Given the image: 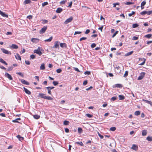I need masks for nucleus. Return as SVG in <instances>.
Instances as JSON below:
<instances>
[{
	"mask_svg": "<svg viewBox=\"0 0 152 152\" xmlns=\"http://www.w3.org/2000/svg\"><path fill=\"white\" fill-rule=\"evenodd\" d=\"M1 50L2 52L5 54L10 55H11V54L10 52L4 48H2Z\"/></svg>",
	"mask_w": 152,
	"mask_h": 152,
	"instance_id": "nucleus-6",
	"label": "nucleus"
},
{
	"mask_svg": "<svg viewBox=\"0 0 152 152\" xmlns=\"http://www.w3.org/2000/svg\"><path fill=\"white\" fill-rule=\"evenodd\" d=\"M0 14L2 16L5 17H8V15H7L5 14V13L1 11L0 10Z\"/></svg>",
	"mask_w": 152,
	"mask_h": 152,
	"instance_id": "nucleus-12",
	"label": "nucleus"
},
{
	"mask_svg": "<svg viewBox=\"0 0 152 152\" xmlns=\"http://www.w3.org/2000/svg\"><path fill=\"white\" fill-rule=\"evenodd\" d=\"M146 140L148 141L151 142L152 141V137L148 136L146 138Z\"/></svg>",
	"mask_w": 152,
	"mask_h": 152,
	"instance_id": "nucleus-28",
	"label": "nucleus"
},
{
	"mask_svg": "<svg viewBox=\"0 0 152 152\" xmlns=\"http://www.w3.org/2000/svg\"><path fill=\"white\" fill-rule=\"evenodd\" d=\"M87 39V38L86 37H83L81 38H80V41H82L83 40H84Z\"/></svg>",
	"mask_w": 152,
	"mask_h": 152,
	"instance_id": "nucleus-52",
	"label": "nucleus"
},
{
	"mask_svg": "<svg viewBox=\"0 0 152 152\" xmlns=\"http://www.w3.org/2000/svg\"><path fill=\"white\" fill-rule=\"evenodd\" d=\"M11 48L15 49H17L18 48V45L15 44H12L11 47Z\"/></svg>",
	"mask_w": 152,
	"mask_h": 152,
	"instance_id": "nucleus-18",
	"label": "nucleus"
},
{
	"mask_svg": "<svg viewBox=\"0 0 152 152\" xmlns=\"http://www.w3.org/2000/svg\"><path fill=\"white\" fill-rule=\"evenodd\" d=\"M134 4V3H132V2H126L125 3V4H126V5H130V4Z\"/></svg>",
	"mask_w": 152,
	"mask_h": 152,
	"instance_id": "nucleus-45",
	"label": "nucleus"
},
{
	"mask_svg": "<svg viewBox=\"0 0 152 152\" xmlns=\"http://www.w3.org/2000/svg\"><path fill=\"white\" fill-rule=\"evenodd\" d=\"M133 53V51H130V52L127 53L125 55V56H129V55H131V54H132Z\"/></svg>",
	"mask_w": 152,
	"mask_h": 152,
	"instance_id": "nucleus-24",
	"label": "nucleus"
},
{
	"mask_svg": "<svg viewBox=\"0 0 152 152\" xmlns=\"http://www.w3.org/2000/svg\"><path fill=\"white\" fill-rule=\"evenodd\" d=\"M63 10V9L61 8H57L56 12L58 13H60Z\"/></svg>",
	"mask_w": 152,
	"mask_h": 152,
	"instance_id": "nucleus-13",
	"label": "nucleus"
},
{
	"mask_svg": "<svg viewBox=\"0 0 152 152\" xmlns=\"http://www.w3.org/2000/svg\"><path fill=\"white\" fill-rule=\"evenodd\" d=\"M147 134V131L145 130H143L142 131V136H144L146 135Z\"/></svg>",
	"mask_w": 152,
	"mask_h": 152,
	"instance_id": "nucleus-20",
	"label": "nucleus"
},
{
	"mask_svg": "<svg viewBox=\"0 0 152 152\" xmlns=\"http://www.w3.org/2000/svg\"><path fill=\"white\" fill-rule=\"evenodd\" d=\"M135 13V12L134 11H132V13H129L128 14V15L129 17L133 15Z\"/></svg>",
	"mask_w": 152,
	"mask_h": 152,
	"instance_id": "nucleus-47",
	"label": "nucleus"
},
{
	"mask_svg": "<svg viewBox=\"0 0 152 152\" xmlns=\"http://www.w3.org/2000/svg\"><path fill=\"white\" fill-rule=\"evenodd\" d=\"M128 72L127 71H125V73L124 75V77H126L128 75Z\"/></svg>",
	"mask_w": 152,
	"mask_h": 152,
	"instance_id": "nucleus-39",
	"label": "nucleus"
},
{
	"mask_svg": "<svg viewBox=\"0 0 152 152\" xmlns=\"http://www.w3.org/2000/svg\"><path fill=\"white\" fill-rule=\"evenodd\" d=\"M146 2L145 1H143L141 3V5L144 6L146 4Z\"/></svg>",
	"mask_w": 152,
	"mask_h": 152,
	"instance_id": "nucleus-46",
	"label": "nucleus"
},
{
	"mask_svg": "<svg viewBox=\"0 0 152 152\" xmlns=\"http://www.w3.org/2000/svg\"><path fill=\"white\" fill-rule=\"evenodd\" d=\"M13 68V67L12 66H11L8 67L7 70V71H9L12 70Z\"/></svg>",
	"mask_w": 152,
	"mask_h": 152,
	"instance_id": "nucleus-42",
	"label": "nucleus"
},
{
	"mask_svg": "<svg viewBox=\"0 0 152 152\" xmlns=\"http://www.w3.org/2000/svg\"><path fill=\"white\" fill-rule=\"evenodd\" d=\"M15 57L16 59L21 60V58L18 54H17L15 55Z\"/></svg>",
	"mask_w": 152,
	"mask_h": 152,
	"instance_id": "nucleus-17",
	"label": "nucleus"
},
{
	"mask_svg": "<svg viewBox=\"0 0 152 152\" xmlns=\"http://www.w3.org/2000/svg\"><path fill=\"white\" fill-rule=\"evenodd\" d=\"M21 120L20 118H17L15 119V120H13L12 121V122H13L14 123H19V122L18 121V120Z\"/></svg>",
	"mask_w": 152,
	"mask_h": 152,
	"instance_id": "nucleus-25",
	"label": "nucleus"
},
{
	"mask_svg": "<svg viewBox=\"0 0 152 152\" xmlns=\"http://www.w3.org/2000/svg\"><path fill=\"white\" fill-rule=\"evenodd\" d=\"M38 96L42 98L45 99L46 96L45 94L42 93H40L39 94Z\"/></svg>",
	"mask_w": 152,
	"mask_h": 152,
	"instance_id": "nucleus-9",
	"label": "nucleus"
},
{
	"mask_svg": "<svg viewBox=\"0 0 152 152\" xmlns=\"http://www.w3.org/2000/svg\"><path fill=\"white\" fill-rule=\"evenodd\" d=\"M116 87H117L120 88V87H121L122 86H121V85L120 84H117L116 85Z\"/></svg>",
	"mask_w": 152,
	"mask_h": 152,
	"instance_id": "nucleus-60",
	"label": "nucleus"
},
{
	"mask_svg": "<svg viewBox=\"0 0 152 152\" xmlns=\"http://www.w3.org/2000/svg\"><path fill=\"white\" fill-rule=\"evenodd\" d=\"M140 112L139 111H137L135 112L134 115H138L140 114Z\"/></svg>",
	"mask_w": 152,
	"mask_h": 152,
	"instance_id": "nucleus-33",
	"label": "nucleus"
},
{
	"mask_svg": "<svg viewBox=\"0 0 152 152\" xmlns=\"http://www.w3.org/2000/svg\"><path fill=\"white\" fill-rule=\"evenodd\" d=\"M39 39L37 38H32L31 41L32 42L36 43L39 41Z\"/></svg>",
	"mask_w": 152,
	"mask_h": 152,
	"instance_id": "nucleus-15",
	"label": "nucleus"
},
{
	"mask_svg": "<svg viewBox=\"0 0 152 152\" xmlns=\"http://www.w3.org/2000/svg\"><path fill=\"white\" fill-rule=\"evenodd\" d=\"M139 26V25L136 23L133 24L132 25V27L134 28H135Z\"/></svg>",
	"mask_w": 152,
	"mask_h": 152,
	"instance_id": "nucleus-35",
	"label": "nucleus"
},
{
	"mask_svg": "<svg viewBox=\"0 0 152 152\" xmlns=\"http://www.w3.org/2000/svg\"><path fill=\"white\" fill-rule=\"evenodd\" d=\"M30 58L32 59H34L35 57V56L34 55H31L30 56Z\"/></svg>",
	"mask_w": 152,
	"mask_h": 152,
	"instance_id": "nucleus-58",
	"label": "nucleus"
},
{
	"mask_svg": "<svg viewBox=\"0 0 152 152\" xmlns=\"http://www.w3.org/2000/svg\"><path fill=\"white\" fill-rule=\"evenodd\" d=\"M96 46V44L94 43H92V44H91V47L92 48H94Z\"/></svg>",
	"mask_w": 152,
	"mask_h": 152,
	"instance_id": "nucleus-55",
	"label": "nucleus"
},
{
	"mask_svg": "<svg viewBox=\"0 0 152 152\" xmlns=\"http://www.w3.org/2000/svg\"><path fill=\"white\" fill-rule=\"evenodd\" d=\"M47 29V27L46 26H44L42 28L41 30L39 31V33L41 34H42L44 33L46 31Z\"/></svg>",
	"mask_w": 152,
	"mask_h": 152,
	"instance_id": "nucleus-5",
	"label": "nucleus"
},
{
	"mask_svg": "<svg viewBox=\"0 0 152 152\" xmlns=\"http://www.w3.org/2000/svg\"><path fill=\"white\" fill-rule=\"evenodd\" d=\"M82 32L81 31H75L74 33V35H75L77 34H80Z\"/></svg>",
	"mask_w": 152,
	"mask_h": 152,
	"instance_id": "nucleus-62",
	"label": "nucleus"
},
{
	"mask_svg": "<svg viewBox=\"0 0 152 152\" xmlns=\"http://www.w3.org/2000/svg\"><path fill=\"white\" fill-rule=\"evenodd\" d=\"M90 32V30L89 29H87L86 30L85 32V33L86 34H88Z\"/></svg>",
	"mask_w": 152,
	"mask_h": 152,
	"instance_id": "nucleus-56",
	"label": "nucleus"
},
{
	"mask_svg": "<svg viewBox=\"0 0 152 152\" xmlns=\"http://www.w3.org/2000/svg\"><path fill=\"white\" fill-rule=\"evenodd\" d=\"M142 101L148 104H150L152 106V102L151 101H148L144 99H143Z\"/></svg>",
	"mask_w": 152,
	"mask_h": 152,
	"instance_id": "nucleus-16",
	"label": "nucleus"
},
{
	"mask_svg": "<svg viewBox=\"0 0 152 152\" xmlns=\"http://www.w3.org/2000/svg\"><path fill=\"white\" fill-rule=\"evenodd\" d=\"M131 148L135 151H137L138 148V147L137 145H135L133 144V145L132 147Z\"/></svg>",
	"mask_w": 152,
	"mask_h": 152,
	"instance_id": "nucleus-14",
	"label": "nucleus"
},
{
	"mask_svg": "<svg viewBox=\"0 0 152 152\" xmlns=\"http://www.w3.org/2000/svg\"><path fill=\"white\" fill-rule=\"evenodd\" d=\"M60 46L61 48L66 47V44L65 43H60Z\"/></svg>",
	"mask_w": 152,
	"mask_h": 152,
	"instance_id": "nucleus-27",
	"label": "nucleus"
},
{
	"mask_svg": "<svg viewBox=\"0 0 152 152\" xmlns=\"http://www.w3.org/2000/svg\"><path fill=\"white\" fill-rule=\"evenodd\" d=\"M25 63L26 64L29 65L30 64V62L28 61H25Z\"/></svg>",
	"mask_w": 152,
	"mask_h": 152,
	"instance_id": "nucleus-59",
	"label": "nucleus"
},
{
	"mask_svg": "<svg viewBox=\"0 0 152 152\" xmlns=\"http://www.w3.org/2000/svg\"><path fill=\"white\" fill-rule=\"evenodd\" d=\"M53 48H59V44L58 42V41H56L55 43V44L54 46H53Z\"/></svg>",
	"mask_w": 152,
	"mask_h": 152,
	"instance_id": "nucleus-10",
	"label": "nucleus"
},
{
	"mask_svg": "<svg viewBox=\"0 0 152 152\" xmlns=\"http://www.w3.org/2000/svg\"><path fill=\"white\" fill-rule=\"evenodd\" d=\"M87 80H85L83 83V85H86L87 83Z\"/></svg>",
	"mask_w": 152,
	"mask_h": 152,
	"instance_id": "nucleus-64",
	"label": "nucleus"
},
{
	"mask_svg": "<svg viewBox=\"0 0 152 152\" xmlns=\"http://www.w3.org/2000/svg\"><path fill=\"white\" fill-rule=\"evenodd\" d=\"M53 39V37H51L49 39H45L44 41L45 42H50Z\"/></svg>",
	"mask_w": 152,
	"mask_h": 152,
	"instance_id": "nucleus-22",
	"label": "nucleus"
},
{
	"mask_svg": "<svg viewBox=\"0 0 152 152\" xmlns=\"http://www.w3.org/2000/svg\"><path fill=\"white\" fill-rule=\"evenodd\" d=\"M117 99V97H113L111 98V100L113 101H115Z\"/></svg>",
	"mask_w": 152,
	"mask_h": 152,
	"instance_id": "nucleus-50",
	"label": "nucleus"
},
{
	"mask_svg": "<svg viewBox=\"0 0 152 152\" xmlns=\"http://www.w3.org/2000/svg\"><path fill=\"white\" fill-rule=\"evenodd\" d=\"M116 129V128L115 127H112L110 128V130L112 131H114Z\"/></svg>",
	"mask_w": 152,
	"mask_h": 152,
	"instance_id": "nucleus-40",
	"label": "nucleus"
},
{
	"mask_svg": "<svg viewBox=\"0 0 152 152\" xmlns=\"http://www.w3.org/2000/svg\"><path fill=\"white\" fill-rule=\"evenodd\" d=\"M53 83L54 86H56L58 84V82L57 81H53Z\"/></svg>",
	"mask_w": 152,
	"mask_h": 152,
	"instance_id": "nucleus-48",
	"label": "nucleus"
},
{
	"mask_svg": "<svg viewBox=\"0 0 152 152\" xmlns=\"http://www.w3.org/2000/svg\"><path fill=\"white\" fill-rule=\"evenodd\" d=\"M56 71L57 73H60L62 71V70L61 69H57Z\"/></svg>",
	"mask_w": 152,
	"mask_h": 152,
	"instance_id": "nucleus-49",
	"label": "nucleus"
},
{
	"mask_svg": "<svg viewBox=\"0 0 152 152\" xmlns=\"http://www.w3.org/2000/svg\"><path fill=\"white\" fill-rule=\"evenodd\" d=\"M69 122L67 121H64L63 122L64 124V125H68L69 124Z\"/></svg>",
	"mask_w": 152,
	"mask_h": 152,
	"instance_id": "nucleus-29",
	"label": "nucleus"
},
{
	"mask_svg": "<svg viewBox=\"0 0 152 152\" xmlns=\"http://www.w3.org/2000/svg\"><path fill=\"white\" fill-rule=\"evenodd\" d=\"M48 88V87H46V88L48 90V93L50 94H51V93L50 89V88Z\"/></svg>",
	"mask_w": 152,
	"mask_h": 152,
	"instance_id": "nucleus-53",
	"label": "nucleus"
},
{
	"mask_svg": "<svg viewBox=\"0 0 152 152\" xmlns=\"http://www.w3.org/2000/svg\"><path fill=\"white\" fill-rule=\"evenodd\" d=\"M85 75H90L91 74V72L89 71H86L84 73Z\"/></svg>",
	"mask_w": 152,
	"mask_h": 152,
	"instance_id": "nucleus-41",
	"label": "nucleus"
},
{
	"mask_svg": "<svg viewBox=\"0 0 152 152\" xmlns=\"http://www.w3.org/2000/svg\"><path fill=\"white\" fill-rule=\"evenodd\" d=\"M86 116H87L88 118H91L92 117L93 115L89 114L87 113L86 114Z\"/></svg>",
	"mask_w": 152,
	"mask_h": 152,
	"instance_id": "nucleus-44",
	"label": "nucleus"
},
{
	"mask_svg": "<svg viewBox=\"0 0 152 152\" xmlns=\"http://www.w3.org/2000/svg\"><path fill=\"white\" fill-rule=\"evenodd\" d=\"M5 77L8 78L9 80H12V78L11 76L7 73H6L5 74Z\"/></svg>",
	"mask_w": 152,
	"mask_h": 152,
	"instance_id": "nucleus-8",
	"label": "nucleus"
},
{
	"mask_svg": "<svg viewBox=\"0 0 152 152\" xmlns=\"http://www.w3.org/2000/svg\"><path fill=\"white\" fill-rule=\"evenodd\" d=\"M118 31H116L115 32V33H114L112 35V37H114L115 36V35L118 33Z\"/></svg>",
	"mask_w": 152,
	"mask_h": 152,
	"instance_id": "nucleus-51",
	"label": "nucleus"
},
{
	"mask_svg": "<svg viewBox=\"0 0 152 152\" xmlns=\"http://www.w3.org/2000/svg\"><path fill=\"white\" fill-rule=\"evenodd\" d=\"M78 132L79 133H81L82 132L83 130L81 128L79 127L78 129Z\"/></svg>",
	"mask_w": 152,
	"mask_h": 152,
	"instance_id": "nucleus-34",
	"label": "nucleus"
},
{
	"mask_svg": "<svg viewBox=\"0 0 152 152\" xmlns=\"http://www.w3.org/2000/svg\"><path fill=\"white\" fill-rule=\"evenodd\" d=\"M31 3V1L30 0H25L23 2L24 4H27L30 3Z\"/></svg>",
	"mask_w": 152,
	"mask_h": 152,
	"instance_id": "nucleus-19",
	"label": "nucleus"
},
{
	"mask_svg": "<svg viewBox=\"0 0 152 152\" xmlns=\"http://www.w3.org/2000/svg\"><path fill=\"white\" fill-rule=\"evenodd\" d=\"M34 118L36 119H38L39 118L40 116L38 115H33Z\"/></svg>",
	"mask_w": 152,
	"mask_h": 152,
	"instance_id": "nucleus-30",
	"label": "nucleus"
},
{
	"mask_svg": "<svg viewBox=\"0 0 152 152\" xmlns=\"http://www.w3.org/2000/svg\"><path fill=\"white\" fill-rule=\"evenodd\" d=\"M118 97L120 100H123L124 99V97L123 95H119Z\"/></svg>",
	"mask_w": 152,
	"mask_h": 152,
	"instance_id": "nucleus-32",
	"label": "nucleus"
},
{
	"mask_svg": "<svg viewBox=\"0 0 152 152\" xmlns=\"http://www.w3.org/2000/svg\"><path fill=\"white\" fill-rule=\"evenodd\" d=\"M152 13V10L151 11H144L140 13V14L142 15H144L145 14H147L149 15Z\"/></svg>",
	"mask_w": 152,
	"mask_h": 152,
	"instance_id": "nucleus-1",
	"label": "nucleus"
},
{
	"mask_svg": "<svg viewBox=\"0 0 152 152\" xmlns=\"http://www.w3.org/2000/svg\"><path fill=\"white\" fill-rule=\"evenodd\" d=\"M76 143L77 144L80 145L81 146H83V143H82V142H76Z\"/></svg>",
	"mask_w": 152,
	"mask_h": 152,
	"instance_id": "nucleus-36",
	"label": "nucleus"
},
{
	"mask_svg": "<svg viewBox=\"0 0 152 152\" xmlns=\"http://www.w3.org/2000/svg\"><path fill=\"white\" fill-rule=\"evenodd\" d=\"M23 89L24 90V91L25 93L28 95H30L31 94V92L28 90L27 88H26L25 87H23Z\"/></svg>",
	"mask_w": 152,
	"mask_h": 152,
	"instance_id": "nucleus-11",
	"label": "nucleus"
},
{
	"mask_svg": "<svg viewBox=\"0 0 152 152\" xmlns=\"http://www.w3.org/2000/svg\"><path fill=\"white\" fill-rule=\"evenodd\" d=\"M34 52L38 54L40 56L42 54V53L40 50L39 47L37 50H34Z\"/></svg>",
	"mask_w": 152,
	"mask_h": 152,
	"instance_id": "nucleus-2",
	"label": "nucleus"
},
{
	"mask_svg": "<svg viewBox=\"0 0 152 152\" xmlns=\"http://www.w3.org/2000/svg\"><path fill=\"white\" fill-rule=\"evenodd\" d=\"M16 73L18 75H19L21 76L22 77H23V74L21 72H17Z\"/></svg>",
	"mask_w": 152,
	"mask_h": 152,
	"instance_id": "nucleus-43",
	"label": "nucleus"
},
{
	"mask_svg": "<svg viewBox=\"0 0 152 152\" xmlns=\"http://www.w3.org/2000/svg\"><path fill=\"white\" fill-rule=\"evenodd\" d=\"M0 62L4 64L5 65H7V64L5 61H4L2 58H0Z\"/></svg>",
	"mask_w": 152,
	"mask_h": 152,
	"instance_id": "nucleus-23",
	"label": "nucleus"
},
{
	"mask_svg": "<svg viewBox=\"0 0 152 152\" xmlns=\"http://www.w3.org/2000/svg\"><path fill=\"white\" fill-rule=\"evenodd\" d=\"M17 137L20 141H22L24 139V138L21 137L20 135H18Z\"/></svg>",
	"mask_w": 152,
	"mask_h": 152,
	"instance_id": "nucleus-26",
	"label": "nucleus"
},
{
	"mask_svg": "<svg viewBox=\"0 0 152 152\" xmlns=\"http://www.w3.org/2000/svg\"><path fill=\"white\" fill-rule=\"evenodd\" d=\"M45 99L49 100H52L53 99V98L50 96H46Z\"/></svg>",
	"mask_w": 152,
	"mask_h": 152,
	"instance_id": "nucleus-38",
	"label": "nucleus"
},
{
	"mask_svg": "<svg viewBox=\"0 0 152 152\" xmlns=\"http://www.w3.org/2000/svg\"><path fill=\"white\" fill-rule=\"evenodd\" d=\"M45 64L44 63L42 64L40 66V69L41 70H44L45 69Z\"/></svg>",
	"mask_w": 152,
	"mask_h": 152,
	"instance_id": "nucleus-21",
	"label": "nucleus"
},
{
	"mask_svg": "<svg viewBox=\"0 0 152 152\" xmlns=\"http://www.w3.org/2000/svg\"><path fill=\"white\" fill-rule=\"evenodd\" d=\"M73 19L72 17H70L69 18L67 19L64 22V24H66L69 23L71 22Z\"/></svg>",
	"mask_w": 152,
	"mask_h": 152,
	"instance_id": "nucleus-3",
	"label": "nucleus"
},
{
	"mask_svg": "<svg viewBox=\"0 0 152 152\" xmlns=\"http://www.w3.org/2000/svg\"><path fill=\"white\" fill-rule=\"evenodd\" d=\"M138 39V37L135 36H134L133 37L132 40H136Z\"/></svg>",
	"mask_w": 152,
	"mask_h": 152,
	"instance_id": "nucleus-54",
	"label": "nucleus"
},
{
	"mask_svg": "<svg viewBox=\"0 0 152 152\" xmlns=\"http://www.w3.org/2000/svg\"><path fill=\"white\" fill-rule=\"evenodd\" d=\"M48 3L47 2H45L42 3V6L43 7L46 5H48Z\"/></svg>",
	"mask_w": 152,
	"mask_h": 152,
	"instance_id": "nucleus-37",
	"label": "nucleus"
},
{
	"mask_svg": "<svg viewBox=\"0 0 152 152\" xmlns=\"http://www.w3.org/2000/svg\"><path fill=\"white\" fill-rule=\"evenodd\" d=\"M66 2V0L62 1L60 2V4H64Z\"/></svg>",
	"mask_w": 152,
	"mask_h": 152,
	"instance_id": "nucleus-61",
	"label": "nucleus"
},
{
	"mask_svg": "<svg viewBox=\"0 0 152 152\" xmlns=\"http://www.w3.org/2000/svg\"><path fill=\"white\" fill-rule=\"evenodd\" d=\"M152 36V34H149L147 35H146L145 36V37L146 38H150Z\"/></svg>",
	"mask_w": 152,
	"mask_h": 152,
	"instance_id": "nucleus-31",
	"label": "nucleus"
},
{
	"mask_svg": "<svg viewBox=\"0 0 152 152\" xmlns=\"http://www.w3.org/2000/svg\"><path fill=\"white\" fill-rule=\"evenodd\" d=\"M20 80L21 82L23 84H25L27 85H29V83L28 82L26 81L24 79Z\"/></svg>",
	"mask_w": 152,
	"mask_h": 152,
	"instance_id": "nucleus-7",
	"label": "nucleus"
},
{
	"mask_svg": "<svg viewBox=\"0 0 152 152\" xmlns=\"http://www.w3.org/2000/svg\"><path fill=\"white\" fill-rule=\"evenodd\" d=\"M103 28V26H102L101 27H100L98 28V29L100 30L102 32V29Z\"/></svg>",
	"mask_w": 152,
	"mask_h": 152,
	"instance_id": "nucleus-57",
	"label": "nucleus"
},
{
	"mask_svg": "<svg viewBox=\"0 0 152 152\" xmlns=\"http://www.w3.org/2000/svg\"><path fill=\"white\" fill-rule=\"evenodd\" d=\"M32 18V16L31 15H30L28 16L27 17V18H28L29 19H31Z\"/></svg>",
	"mask_w": 152,
	"mask_h": 152,
	"instance_id": "nucleus-63",
	"label": "nucleus"
},
{
	"mask_svg": "<svg viewBox=\"0 0 152 152\" xmlns=\"http://www.w3.org/2000/svg\"><path fill=\"white\" fill-rule=\"evenodd\" d=\"M145 73L144 72H142L140 73V76L137 78V80H140L142 79L145 75Z\"/></svg>",
	"mask_w": 152,
	"mask_h": 152,
	"instance_id": "nucleus-4",
	"label": "nucleus"
}]
</instances>
